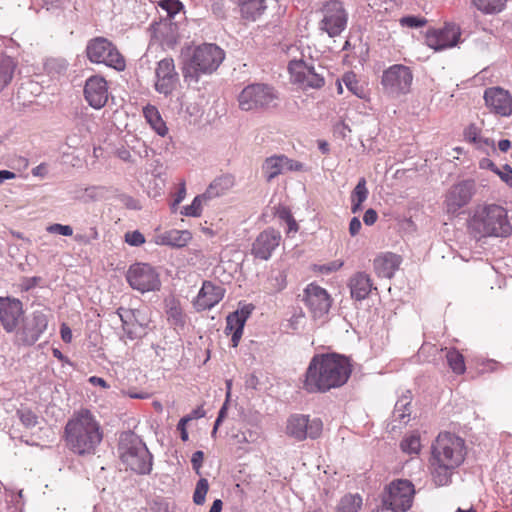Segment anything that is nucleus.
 Segmentation results:
<instances>
[{
  "label": "nucleus",
  "instance_id": "obj_1",
  "mask_svg": "<svg viewBox=\"0 0 512 512\" xmlns=\"http://www.w3.org/2000/svg\"><path fill=\"white\" fill-rule=\"evenodd\" d=\"M351 372L352 366L346 356L336 353L316 354L307 367L304 388L310 393L327 392L343 386Z\"/></svg>",
  "mask_w": 512,
  "mask_h": 512
},
{
  "label": "nucleus",
  "instance_id": "obj_2",
  "mask_svg": "<svg viewBox=\"0 0 512 512\" xmlns=\"http://www.w3.org/2000/svg\"><path fill=\"white\" fill-rule=\"evenodd\" d=\"M430 470L436 486H447L455 470L464 462L465 441L450 432L440 433L432 444Z\"/></svg>",
  "mask_w": 512,
  "mask_h": 512
},
{
  "label": "nucleus",
  "instance_id": "obj_3",
  "mask_svg": "<svg viewBox=\"0 0 512 512\" xmlns=\"http://www.w3.org/2000/svg\"><path fill=\"white\" fill-rule=\"evenodd\" d=\"M64 440L74 454L92 455L103 440V431L96 417L89 410L81 409L74 412L67 421Z\"/></svg>",
  "mask_w": 512,
  "mask_h": 512
},
{
  "label": "nucleus",
  "instance_id": "obj_4",
  "mask_svg": "<svg viewBox=\"0 0 512 512\" xmlns=\"http://www.w3.org/2000/svg\"><path fill=\"white\" fill-rule=\"evenodd\" d=\"M469 229L476 238L508 237L512 233L507 211L496 204L476 207L469 220Z\"/></svg>",
  "mask_w": 512,
  "mask_h": 512
},
{
  "label": "nucleus",
  "instance_id": "obj_5",
  "mask_svg": "<svg viewBox=\"0 0 512 512\" xmlns=\"http://www.w3.org/2000/svg\"><path fill=\"white\" fill-rule=\"evenodd\" d=\"M118 452L121 461L138 474H148L152 469V455L142 439L132 431L123 432L119 438Z\"/></svg>",
  "mask_w": 512,
  "mask_h": 512
},
{
  "label": "nucleus",
  "instance_id": "obj_6",
  "mask_svg": "<svg viewBox=\"0 0 512 512\" xmlns=\"http://www.w3.org/2000/svg\"><path fill=\"white\" fill-rule=\"evenodd\" d=\"M224 57L223 50L215 44H203L196 47L183 69L185 80L198 82L201 74L214 72Z\"/></svg>",
  "mask_w": 512,
  "mask_h": 512
},
{
  "label": "nucleus",
  "instance_id": "obj_7",
  "mask_svg": "<svg viewBox=\"0 0 512 512\" xmlns=\"http://www.w3.org/2000/svg\"><path fill=\"white\" fill-rule=\"evenodd\" d=\"M278 98L276 90L264 83L249 84L237 97L242 111H255L269 108Z\"/></svg>",
  "mask_w": 512,
  "mask_h": 512
},
{
  "label": "nucleus",
  "instance_id": "obj_8",
  "mask_svg": "<svg viewBox=\"0 0 512 512\" xmlns=\"http://www.w3.org/2000/svg\"><path fill=\"white\" fill-rule=\"evenodd\" d=\"M88 59L97 64H105L117 71L125 69L124 57L120 54L116 46L104 37H97L90 40L86 47Z\"/></svg>",
  "mask_w": 512,
  "mask_h": 512
},
{
  "label": "nucleus",
  "instance_id": "obj_9",
  "mask_svg": "<svg viewBox=\"0 0 512 512\" xmlns=\"http://www.w3.org/2000/svg\"><path fill=\"white\" fill-rule=\"evenodd\" d=\"M414 495L415 488L411 481L394 480L386 488L383 504L392 512H406L412 507Z\"/></svg>",
  "mask_w": 512,
  "mask_h": 512
},
{
  "label": "nucleus",
  "instance_id": "obj_10",
  "mask_svg": "<svg viewBox=\"0 0 512 512\" xmlns=\"http://www.w3.org/2000/svg\"><path fill=\"white\" fill-rule=\"evenodd\" d=\"M413 73L408 66L394 64L383 71L381 85L390 96L398 97L410 92Z\"/></svg>",
  "mask_w": 512,
  "mask_h": 512
},
{
  "label": "nucleus",
  "instance_id": "obj_11",
  "mask_svg": "<svg viewBox=\"0 0 512 512\" xmlns=\"http://www.w3.org/2000/svg\"><path fill=\"white\" fill-rule=\"evenodd\" d=\"M291 81L303 89H320L325 84L324 67L309 65L303 60H291L288 65Z\"/></svg>",
  "mask_w": 512,
  "mask_h": 512
},
{
  "label": "nucleus",
  "instance_id": "obj_12",
  "mask_svg": "<svg viewBox=\"0 0 512 512\" xmlns=\"http://www.w3.org/2000/svg\"><path fill=\"white\" fill-rule=\"evenodd\" d=\"M129 285L141 293L157 291L161 287L159 274L147 263H135L127 271Z\"/></svg>",
  "mask_w": 512,
  "mask_h": 512
},
{
  "label": "nucleus",
  "instance_id": "obj_13",
  "mask_svg": "<svg viewBox=\"0 0 512 512\" xmlns=\"http://www.w3.org/2000/svg\"><path fill=\"white\" fill-rule=\"evenodd\" d=\"M323 429V423L319 418L310 419L306 415H292L286 425V433L297 441L306 438H318Z\"/></svg>",
  "mask_w": 512,
  "mask_h": 512
},
{
  "label": "nucleus",
  "instance_id": "obj_14",
  "mask_svg": "<svg viewBox=\"0 0 512 512\" xmlns=\"http://www.w3.org/2000/svg\"><path fill=\"white\" fill-rule=\"evenodd\" d=\"M323 13L320 29L330 37L338 36L347 25V13L343 4L338 0H331L324 5Z\"/></svg>",
  "mask_w": 512,
  "mask_h": 512
},
{
  "label": "nucleus",
  "instance_id": "obj_15",
  "mask_svg": "<svg viewBox=\"0 0 512 512\" xmlns=\"http://www.w3.org/2000/svg\"><path fill=\"white\" fill-rule=\"evenodd\" d=\"M475 193V183L472 180H464L453 185L445 195V209L448 214L457 215L467 206Z\"/></svg>",
  "mask_w": 512,
  "mask_h": 512
},
{
  "label": "nucleus",
  "instance_id": "obj_16",
  "mask_svg": "<svg viewBox=\"0 0 512 512\" xmlns=\"http://www.w3.org/2000/svg\"><path fill=\"white\" fill-rule=\"evenodd\" d=\"M179 75L176 72L174 60L164 58L160 60L155 69V90L165 96H169L176 89Z\"/></svg>",
  "mask_w": 512,
  "mask_h": 512
},
{
  "label": "nucleus",
  "instance_id": "obj_17",
  "mask_svg": "<svg viewBox=\"0 0 512 512\" xmlns=\"http://www.w3.org/2000/svg\"><path fill=\"white\" fill-rule=\"evenodd\" d=\"M48 327V316L43 310H35L23 320V325L18 333L22 342L33 345L39 340Z\"/></svg>",
  "mask_w": 512,
  "mask_h": 512
},
{
  "label": "nucleus",
  "instance_id": "obj_18",
  "mask_svg": "<svg viewBox=\"0 0 512 512\" xmlns=\"http://www.w3.org/2000/svg\"><path fill=\"white\" fill-rule=\"evenodd\" d=\"M460 37L461 30L459 26L448 23L443 28L428 31L426 44L435 51H440L456 46L460 41Z\"/></svg>",
  "mask_w": 512,
  "mask_h": 512
},
{
  "label": "nucleus",
  "instance_id": "obj_19",
  "mask_svg": "<svg viewBox=\"0 0 512 512\" xmlns=\"http://www.w3.org/2000/svg\"><path fill=\"white\" fill-rule=\"evenodd\" d=\"M303 163L293 160L286 155H273L267 157L262 164V173L267 182L288 171H302Z\"/></svg>",
  "mask_w": 512,
  "mask_h": 512
},
{
  "label": "nucleus",
  "instance_id": "obj_20",
  "mask_svg": "<svg viewBox=\"0 0 512 512\" xmlns=\"http://www.w3.org/2000/svg\"><path fill=\"white\" fill-rule=\"evenodd\" d=\"M23 315V304L19 299L0 297V322L7 333L17 330Z\"/></svg>",
  "mask_w": 512,
  "mask_h": 512
},
{
  "label": "nucleus",
  "instance_id": "obj_21",
  "mask_svg": "<svg viewBox=\"0 0 512 512\" xmlns=\"http://www.w3.org/2000/svg\"><path fill=\"white\" fill-rule=\"evenodd\" d=\"M303 301L314 318L326 315L331 306L327 291L315 284H309L304 290Z\"/></svg>",
  "mask_w": 512,
  "mask_h": 512
},
{
  "label": "nucleus",
  "instance_id": "obj_22",
  "mask_svg": "<svg viewBox=\"0 0 512 512\" xmlns=\"http://www.w3.org/2000/svg\"><path fill=\"white\" fill-rule=\"evenodd\" d=\"M485 105L490 112L508 117L512 114V96L501 87H490L484 92Z\"/></svg>",
  "mask_w": 512,
  "mask_h": 512
},
{
  "label": "nucleus",
  "instance_id": "obj_23",
  "mask_svg": "<svg viewBox=\"0 0 512 512\" xmlns=\"http://www.w3.org/2000/svg\"><path fill=\"white\" fill-rule=\"evenodd\" d=\"M84 97L94 109H101L108 101V87L101 76H91L86 80Z\"/></svg>",
  "mask_w": 512,
  "mask_h": 512
},
{
  "label": "nucleus",
  "instance_id": "obj_24",
  "mask_svg": "<svg viewBox=\"0 0 512 512\" xmlns=\"http://www.w3.org/2000/svg\"><path fill=\"white\" fill-rule=\"evenodd\" d=\"M117 314L122 322L124 336L135 340L145 334V322L139 310L118 308Z\"/></svg>",
  "mask_w": 512,
  "mask_h": 512
},
{
  "label": "nucleus",
  "instance_id": "obj_25",
  "mask_svg": "<svg viewBox=\"0 0 512 512\" xmlns=\"http://www.w3.org/2000/svg\"><path fill=\"white\" fill-rule=\"evenodd\" d=\"M281 235L274 229L261 232L252 245V254L261 260H268L273 251L279 246Z\"/></svg>",
  "mask_w": 512,
  "mask_h": 512
},
{
  "label": "nucleus",
  "instance_id": "obj_26",
  "mask_svg": "<svg viewBox=\"0 0 512 512\" xmlns=\"http://www.w3.org/2000/svg\"><path fill=\"white\" fill-rule=\"evenodd\" d=\"M254 306L252 304H245L235 312L229 314L226 319V331L232 333V346L236 347L242 337L243 329L246 320L252 313Z\"/></svg>",
  "mask_w": 512,
  "mask_h": 512
},
{
  "label": "nucleus",
  "instance_id": "obj_27",
  "mask_svg": "<svg viewBox=\"0 0 512 512\" xmlns=\"http://www.w3.org/2000/svg\"><path fill=\"white\" fill-rule=\"evenodd\" d=\"M223 296L224 289L221 286L205 281L196 297L194 306L198 311L211 309L222 300Z\"/></svg>",
  "mask_w": 512,
  "mask_h": 512
},
{
  "label": "nucleus",
  "instance_id": "obj_28",
  "mask_svg": "<svg viewBox=\"0 0 512 512\" xmlns=\"http://www.w3.org/2000/svg\"><path fill=\"white\" fill-rule=\"evenodd\" d=\"M348 287L351 297L357 301L366 299L372 290L377 289L370 276L365 272H356L352 275L349 279Z\"/></svg>",
  "mask_w": 512,
  "mask_h": 512
},
{
  "label": "nucleus",
  "instance_id": "obj_29",
  "mask_svg": "<svg viewBox=\"0 0 512 512\" xmlns=\"http://www.w3.org/2000/svg\"><path fill=\"white\" fill-rule=\"evenodd\" d=\"M192 239V234L188 230L171 229L155 236L157 245L170 246L173 248L185 247Z\"/></svg>",
  "mask_w": 512,
  "mask_h": 512
},
{
  "label": "nucleus",
  "instance_id": "obj_30",
  "mask_svg": "<svg viewBox=\"0 0 512 512\" xmlns=\"http://www.w3.org/2000/svg\"><path fill=\"white\" fill-rule=\"evenodd\" d=\"M399 265V256L390 252L377 256L373 261L376 274L383 278H392Z\"/></svg>",
  "mask_w": 512,
  "mask_h": 512
},
{
  "label": "nucleus",
  "instance_id": "obj_31",
  "mask_svg": "<svg viewBox=\"0 0 512 512\" xmlns=\"http://www.w3.org/2000/svg\"><path fill=\"white\" fill-rule=\"evenodd\" d=\"M237 5L241 16L255 21L266 9L265 0H231Z\"/></svg>",
  "mask_w": 512,
  "mask_h": 512
},
{
  "label": "nucleus",
  "instance_id": "obj_32",
  "mask_svg": "<svg viewBox=\"0 0 512 512\" xmlns=\"http://www.w3.org/2000/svg\"><path fill=\"white\" fill-rule=\"evenodd\" d=\"M464 138L467 142L473 144L477 149L482 150L483 152L488 153L489 150L495 151L494 141L483 137L481 135V130L475 124H470L464 130Z\"/></svg>",
  "mask_w": 512,
  "mask_h": 512
},
{
  "label": "nucleus",
  "instance_id": "obj_33",
  "mask_svg": "<svg viewBox=\"0 0 512 512\" xmlns=\"http://www.w3.org/2000/svg\"><path fill=\"white\" fill-rule=\"evenodd\" d=\"M234 185V178L231 175H222L216 178L205 191L209 199L221 196L230 190Z\"/></svg>",
  "mask_w": 512,
  "mask_h": 512
},
{
  "label": "nucleus",
  "instance_id": "obj_34",
  "mask_svg": "<svg viewBox=\"0 0 512 512\" xmlns=\"http://www.w3.org/2000/svg\"><path fill=\"white\" fill-rule=\"evenodd\" d=\"M143 114L151 128L160 136H165L168 128L163 121L158 109L155 106L148 105L143 109Z\"/></svg>",
  "mask_w": 512,
  "mask_h": 512
},
{
  "label": "nucleus",
  "instance_id": "obj_35",
  "mask_svg": "<svg viewBox=\"0 0 512 512\" xmlns=\"http://www.w3.org/2000/svg\"><path fill=\"white\" fill-rule=\"evenodd\" d=\"M411 395L410 392L404 394L395 404L393 411V421L399 424H406L410 419L411 414Z\"/></svg>",
  "mask_w": 512,
  "mask_h": 512
},
{
  "label": "nucleus",
  "instance_id": "obj_36",
  "mask_svg": "<svg viewBox=\"0 0 512 512\" xmlns=\"http://www.w3.org/2000/svg\"><path fill=\"white\" fill-rule=\"evenodd\" d=\"M155 37L169 48L177 43L176 26L172 23H161L155 28Z\"/></svg>",
  "mask_w": 512,
  "mask_h": 512
},
{
  "label": "nucleus",
  "instance_id": "obj_37",
  "mask_svg": "<svg viewBox=\"0 0 512 512\" xmlns=\"http://www.w3.org/2000/svg\"><path fill=\"white\" fill-rule=\"evenodd\" d=\"M16 69V62L10 56L0 57V91L11 82Z\"/></svg>",
  "mask_w": 512,
  "mask_h": 512
},
{
  "label": "nucleus",
  "instance_id": "obj_38",
  "mask_svg": "<svg viewBox=\"0 0 512 512\" xmlns=\"http://www.w3.org/2000/svg\"><path fill=\"white\" fill-rule=\"evenodd\" d=\"M362 507V498L358 494H348L339 501L336 512H358Z\"/></svg>",
  "mask_w": 512,
  "mask_h": 512
},
{
  "label": "nucleus",
  "instance_id": "obj_39",
  "mask_svg": "<svg viewBox=\"0 0 512 512\" xmlns=\"http://www.w3.org/2000/svg\"><path fill=\"white\" fill-rule=\"evenodd\" d=\"M448 366L455 374H463L466 370L463 355L456 349H448L446 352Z\"/></svg>",
  "mask_w": 512,
  "mask_h": 512
},
{
  "label": "nucleus",
  "instance_id": "obj_40",
  "mask_svg": "<svg viewBox=\"0 0 512 512\" xmlns=\"http://www.w3.org/2000/svg\"><path fill=\"white\" fill-rule=\"evenodd\" d=\"M286 278L287 275L284 270H272L267 279L266 288L272 292H280L287 285Z\"/></svg>",
  "mask_w": 512,
  "mask_h": 512
},
{
  "label": "nucleus",
  "instance_id": "obj_41",
  "mask_svg": "<svg viewBox=\"0 0 512 512\" xmlns=\"http://www.w3.org/2000/svg\"><path fill=\"white\" fill-rule=\"evenodd\" d=\"M507 0H473L474 5L483 13L495 14L503 10Z\"/></svg>",
  "mask_w": 512,
  "mask_h": 512
},
{
  "label": "nucleus",
  "instance_id": "obj_42",
  "mask_svg": "<svg viewBox=\"0 0 512 512\" xmlns=\"http://www.w3.org/2000/svg\"><path fill=\"white\" fill-rule=\"evenodd\" d=\"M401 450L407 454L417 455L421 450V440L417 433H412L403 438L400 443Z\"/></svg>",
  "mask_w": 512,
  "mask_h": 512
},
{
  "label": "nucleus",
  "instance_id": "obj_43",
  "mask_svg": "<svg viewBox=\"0 0 512 512\" xmlns=\"http://www.w3.org/2000/svg\"><path fill=\"white\" fill-rule=\"evenodd\" d=\"M207 199L209 198L205 196V193L196 196L190 205L182 208L181 214L188 217H199L202 213V202Z\"/></svg>",
  "mask_w": 512,
  "mask_h": 512
},
{
  "label": "nucleus",
  "instance_id": "obj_44",
  "mask_svg": "<svg viewBox=\"0 0 512 512\" xmlns=\"http://www.w3.org/2000/svg\"><path fill=\"white\" fill-rule=\"evenodd\" d=\"M367 182L365 178H360L357 185L351 193V202L363 203L367 200L369 191L367 188Z\"/></svg>",
  "mask_w": 512,
  "mask_h": 512
},
{
  "label": "nucleus",
  "instance_id": "obj_45",
  "mask_svg": "<svg viewBox=\"0 0 512 512\" xmlns=\"http://www.w3.org/2000/svg\"><path fill=\"white\" fill-rule=\"evenodd\" d=\"M68 63L64 59H49L45 63V69L49 74L61 75L67 71Z\"/></svg>",
  "mask_w": 512,
  "mask_h": 512
},
{
  "label": "nucleus",
  "instance_id": "obj_46",
  "mask_svg": "<svg viewBox=\"0 0 512 512\" xmlns=\"http://www.w3.org/2000/svg\"><path fill=\"white\" fill-rule=\"evenodd\" d=\"M209 489L208 480L201 478L197 484L193 494V501L196 505H202L205 502V497Z\"/></svg>",
  "mask_w": 512,
  "mask_h": 512
},
{
  "label": "nucleus",
  "instance_id": "obj_47",
  "mask_svg": "<svg viewBox=\"0 0 512 512\" xmlns=\"http://www.w3.org/2000/svg\"><path fill=\"white\" fill-rule=\"evenodd\" d=\"M343 82L347 89L359 98L363 97V89L358 85L356 76L353 73H347L343 76Z\"/></svg>",
  "mask_w": 512,
  "mask_h": 512
},
{
  "label": "nucleus",
  "instance_id": "obj_48",
  "mask_svg": "<svg viewBox=\"0 0 512 512\" xmlns=\"http://www.w3.org/2000/svg\"><path fill=\"white\" fill-rule=\"evenodd\" d=\"M159 5L167 12L169 18L174 17L183 8L178 0H162Z\"/></svg>",
  "mask_w": 512,
  "mask_h": 512
},
{
  "label": "nucleus",
  "instance_id": "obj_49",
  "mask_svg": "<svg viewBox=\"0 0 512 512\" xmlns=\"http://www.w3.org/2000/svg\"><path fill=\"white\" fill-rule=\"evenodd\" d=\"M167 315L168 318L174 322V324L182 325L184 323V315L182 309L174 301L169 305Z\"/></svg>",
  "mask_w": 512,
  "mask_h": 512
},
{
  "label": "nucleus",
  "instance_id": "obj_50",
  "mask_svg": "<svg viewBox=\"0 0 512 512\" xmlns=\"http://www.w3.org/2000/svg\"><path fill=\"white\" fill-rule=\"evenodd\" d=\"M426 23L427 20L425 18L418 16H405L400 19V24L402 26L410 28L423 27Z\"/></svg>",
  "mask_w": 512,
  "mask_h": 512
},
{
  "label": "nucleus",
  "instance_id": "obj_51",
  "mask_svg": "<svg viewBox=\"0 0 512 512\" xmlns=\"http://www.w3.org/2000/svg\"><path fill=\"white\" fill-rule=\"evenodd\" d=\"M47 232L51 234H59L62 236H72L73 229L70 225H63L59 223L51 224L46 228Z\"/></svg>",
  "mask_w": 512,
  "mask_h": 512
},
{
  "label": "nucleus",
  "instance_id": "obj_52",
  "mask_svg": "<svg viewBox=\"0 0 512 512\" xmlns=\"http://www.w3.org/2000/svg\"><path fill=\"white\" fill-rule=\"evenodd\" d=\"M18 415H19L20 421L26 427H33L37 424V417L30 410H19Z\"/></svg>",
  "mask_w": 512,
  "mask_h": 512
},
{
  "label": "nucleus",
  "instance_id": "obj_53",
  "mask_svg": "<svg viewBox=\"0 0 512 512\" xmlns=\"http://www.w3.org/2000/svg\"><path fill=\"white\" fill-rule=\"evenodd\" d=\"M125 242L131 246H140L145 242V237L139 231L127 232L125 234Z\"/></svg>",
  "mask_w": 512,
  "mask_h": 512
},
{
  "label": "nucleus",
  "instance_id": "obj_54",
  "mask_svg": "<svg viewBox=\"0 0 512 512\" xmlns=\"http://www.w3.org/2000/svg\"><path fill=\"white\" fill-rule=\"evenodd\" d=\"M203 459H204L203 451H200V450L196 451L192 455L191 463H192L193 469L195 470V472L197 474H200V469L202 467Z\"/></svg>",
  "mask_w": 512,
  "mask_h": 512
},
{
  "label": "nucleus",
  "instance_id": "obj_55",
  "mask_svg": "<svg viewBox=\"0 0 512 512\" xmlns=\"http://www.w3.org/2000/svg\"><path fill=\"white\" fill-rule=\"evenodd\" d=\"M192 420V417L191 416H185L183 417L178 425H177V429L180 431V434H181V439L183 441H187L188 440V432L186 430V424Z\"/></svg>",
  "mask_w": 512,
  "mask_h": 512
},
{
  "label": "nucleus",
  "instance_id": "obj_56",
  "mask_svg": "<svg viewBox=\"0 0 512 512\" xmlns=\"http://www.w3.org/2000/svg\"><path fill=\"white\" fill-rule=\"evenodd\" d=\"M377 219H378V214L374 209L370 208L365 211L364 216H363V221L366 225L371 226V225L375 224Z\"/></svg>",
  "mask_w": 512,
  "mask_h": 512
},
{
  "label": "nucleus",
  "instance_id": "obj_57",
  "mask_svg": "<svg viewBox=\"0 0 512 512\" xmlns=\"http://www.w3.org/2000/svg\"><path fill=\"white\" fill-rule=\"evenodd\" d=\"M362 227V224L357 217H353L349 223V233L351 236H356L360 229Z\"/></svg>",
  "mask_w": 512,
  "mask_h": 512
},
{
  "label": "nucleus",
  "instance_id": "obj_58",
  "mask_svg": "<svg viewBox=\"0 0 512 512\" xmlns=\"http://www.w3.org/2000/svg\"><path fill=\"white\" fill-rule=\"evenodd\" d=\"M498 365L499 363L494 360H486L482 363L483 367L480 369V372H493L497 369Z\"/></svg>",
  "mask_w": 512,
  "mask_h": 512
},
{
  "label": "nucleus",
  "instance_id": "obj_59",
  "mask_svg": "<svg viewBox=\"0 0 512 512\" xmlns=\"http://www.w3.org/2000/svg\"><path fill=\"white\" fill-rule=\"evenodd\" d=\"M116 154L124 162H133V158L130 151L125 147L117 149Z\"/></svg>",
  "mask_w": 512,
  "mask_h": 512
},
{
  "label": "nucleus",
  "instance_id": "obj_60",
  "mask_svg": "<svg viewBox=\"0 0 512 512\" xmlns=\"http://www.w3.org/2000/svg\"><path fill=\"white\" fill-rule=\"evenodd\" d=\"M185 196H186V189H185V185L182 184L176 194V197L172 204V208L175 209L184 200Z\"/></svg>",
  "mask_w": 512,
  "mask_h": 512
},
{
  "label": "nucleus",
  "instance_id": "obj_61",
  "mask_svg": "<svg viewBox=\"0 0 512 512\" xmlns=\"http://www.w3.org/2000/svg\"><path fill=\"white\" fill-rule=\"evenodd\" d=\"M281 217L286 219L287 224H288L289 232L290 231H297V229H298L297 223H296V221L292 218V216L288 212L284 211L281 214Z\"/></svg>",
  "mask_w": 512,
  "mask_h": 512
},
{
  "label": "nucleus",
  "instance_id": "obj_62",
  "mask_svg": "<svg viewBox=\"0 0 512 512\" xmlns=\"http://www.w3.org/2000/svg\"><path fill=\"white\" fill-rule=\"evenodd\" d=\"M342 265H343V262L334 261L328 265H323L321 267V272L328 274V273L338 270L339 268L342 267Z\"/></svg>",
  "mask_w": 512,
  "mask_h": 512
},
{
  "label": "nucleus",
  "instance_id": "obj_63",
  "mask_svg": "<svg viewBox=\"0 0 512 512\" xmlns=\"http://www.w3.org/2000/svg\"><path fill=\"white\" fill-rule=\"evenodd\" d=\"M349 126L344 123L343 121L339 122L335 126V132L340 134L342 138H345L347 136V132H350Z\"/></svg>",
  "mask_w": 512,
  "mask_h": 512
},
{
  "label": "nucleus",
  "instance_id": "obj_64",
  "mask_svg": "<svg viewBox=\"0 0 512 512\" xmlns=\"http://www.w3.org/2000/svg\"><path fill=\"white\" fill-rule=\"evenodd\" d=\"M494 173H496L501 178V180H503L506 183V179L511 175L512 169L509 165L506 164L504 165L503 170L497 168V170L494 171Z\"/></svg>",
  "mask_w": 512,
  "mask_h": 512
}]
</instances>
